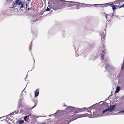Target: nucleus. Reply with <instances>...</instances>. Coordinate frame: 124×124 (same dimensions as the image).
Wrapping results in <instances>:
<instances>
[{"instance_id":"f257e3e1","label":"nucleus","mask_w":124,"mask_h":124,"mask_svg":"<svg viewBox=\"0 0 124 124\" xmlns=\"http://www.w3.org/2000/svg\"><path fill=\"white\" fill-rule=\"evenodd\" d=\"M60 1L62 2V4H64L63 5L64 6H66L68 7H72L75 5L78 6V5H80L83 6L88 5L87 4H85L77 2L66 1L62 0H60Z\"/></svg>"},{"instance_id":"f03ea898","label":"nucleus","mask_w":124,"mask_h":124,"mask_svg":"<svg viewBox=\"0 0 124 124\" xmlns=\"http://www.w3.org/2000/svg\"><path fill=\"white\" fill-rule=\"evenodd\" d=\"M90 108H75L73 107L68 106L65 109L66 110H69L70 112H73L74 113H78L85 110H88Z\"/></svg>"},{"instance_id":"7ed1b4c3","label":"nucleus","mask_w":124,"mask_h":124,"mask_svg":"<svg viewBox=\"0 0 124 124\" xmlns=\"http://www.w3.org/2000/svg\"><path fill=\"white\" fill-rule=\"evenodd\" d=\"M116 106V104L112 105H110L109 106L110 108L108 107L107 108L103 110L102 112V114H103L104 113H106V116H108L110 115L111 114L108 113L107 112L109 111L110 112H111L112 111H114L115 109Z\"/></svg>"},{"instance_id":"20e7f679","label":"nucleus","mask_w":124,"mask_h":124,"mask_svg":"<svg viewBox=\"0 0 124 124\" xmlns=\"http://www.w3.org/2000/svg\"><path fill=\"white\" fill-rule=\"evenodd\" d=\"M25 88L24 89V90H23L22 91V93L21 94V95L20 96V98L18 100V106L17 107L19 108V109H21V108H22L23 107V105L22 104V103H21L22 100L23 98V94H22V93L24 91L25 89Z\"/></svg>"},{"instance_id":"39448f33","label":"nucleus","mask_w":124,"mask_h":124,"mask_svg":"<svg viewBox=\"0 0 124 124\" xmlns=\"http://www.w3.org/2000/svg\"><path fill=\"white\" fill-rule=\"evenodd\" d=\"M60 0H56V4H54L52 6L53 9L54 10H56L60 8L59 5L60 3Z\"/></svg>"},{"instance_id":"423d86ee","label":"nucleus","mask_w":124,"mask_h":124,"mask_svg":"<svg viewBox=\"0 0 124 124\" xmlns=\"http://www.w3.org/2000/svg\"><path fill=\"white\" fill-rule=\"evenodd\" d=\"M105 69L107 70H110V69L113 70L116 69L115 67L109 64H108L106 63L105 64Z\"/></svg>"},{"instance_id":"0eeeda50","label":"nucleus","mask_w":124,"mask_h":124,"mask_svg":"<svg viewBox=\"0 0 124 124\" xmlns=\"http://www.w3.org/2000/svg\"><path fill=\"white\" fill-rule=\"evenodd\" d=\"M106 26L107 25H106L104 32L103 33H101L100 34V35L101 38L102 40H105V35H106Z\"/></svg>"},{"instance_id":"6e6552de","label":"nucleus","mask_w":124,"mask_h":124,"mask_svg":"<svg viewBox=\"0 0 124 124\" xmlns=\"http://www.w3.org/2000/svg\"><path fill=\"white\" fill-rule=\"evenodd\" d=\"M39 93V89H37L34 91V97H37Z\"/></svg>"},{"instance_id":"1a4fd4ad","label":"nucleus","mask_w":124,"mask_h":124,"mask_svg":"<svg viewBox=\"0 0 124 124\" xmlns=\"http://www.w3.org/2000/svg\"><path fill=\"white\" fill-rule=\"evenodd\" d=\"M112 4H113V3H112ZM111 7H112V8L113 11V12H114L115 11V10L117 8H118V6H119V5H114V4H113V5H111Z\"/></svg>"},{"instance_id":"9d476101","label":"nucleus","mask_w":124,"mask_h":124,"mask_svg":"<svg viewBox=\"0 0 124 124\" xmlns=\"http://www.w3.org/2000/svg\"><path fill=\"white\" fill-rule=\"evenodd\" d=\"M48 34L50 35H53L54 34V32L52 29L50 30L48 32Z\"/></svg>"},{"instance_id":"9b49d317","label":"nucleus","mask_w":124,"mask_h":124,"mask_svg":"<svg viewBox=\"0 0 124 124\" xmlns=\"http://www.w3.org/2000/svg\"><path fill=\"white\" fill-rule=\"evenodd\" d=\"M112 2H109L108 3H106L105 4H101V5H104V6H103L104 7H106L107 6V5H109L110 6H111V5H113V4H112Z\"/></svg>"},{"instance_id":"f8f14e48","label":"nucleus","mask_w":124,"mask_h":124,"mask_svg":"<svg viewBox=\"0 0 124 124\" xmlns=\"http://www.w3.org/2000/svg\"><path fill=\"white\" fill-rule=\"evenodd\" d=\"M122 0H118L115 1L113 2H112V3H113V4H119V5H120V3L121 2V1Z\"/></svg>"},{"instance_id":"ddd939ff","label":"nucleus","mask_w":124,"mask_h":124,"mask_svg":"<svg viewBox=\"0 0 124 124\" xmlns=\"http://www.w3.org/2000/svg\"><path fill=\"white\" fill-rule=\"evenodd\" d=\"M73 46H74V49L75 50V54H76L75 55L76 56V57H78V54L77 52V51L76 50V49H77V50L78 51V47H77V48H76L75 47V46L74 45H73Z\"/></svg>"},{"instance_id":"4468645a","label":"nucleus","mask_w":124,"mask_h":124,"mask_svg":"<svg viewBox=\"0 0 124 124\" xmlns=\"http://www.w3.org/2000/svg\"><path fill=\"white\" fill-rule=\"evenodd\" d=\"M120 87L118 86H117V88L116 90H115V93H118L120 90Z\"/></svg>"},{"instance_id":"2eb2a0df","label":"nucleus","mask_w":124,"mask_h":124,"mask_svg":"<svg viewBox=\"0 0 124 124\" xmlns=\"http://www.w3.org/2000/svg\"><path fill=\"white\" fill-rule=\"evenodd\" d=\"M24 121L26 122H27L29 119V117H28V116H24Z\"/></svg>"},{"instance_id":"dca6fc26","label":"nucleus","mask_w":124,"mask_h":124,"mask_svg":"<svg viewBox=\"0 0 124 124\" xmlns=\"http://www.w3.org/2000/svg\"><path fill=\"white\" fill-rule=\"evenodd\" d=\"M24 2V1H18V2L17 1H16V3L17 4V5H20Z\"/></svg>"},{"instance_id":"f3484780","label":"nucleus","mask_w":124,"mask_h":124,"mask_svg":"<svg viewBox=\"0 0 124 124\" xmlns=\"http://www.w3.org/2000/svg\"><path fill=\"white\" fill-rule=\"evenodd\" d=\"M24 122V120H22L21 119L20 120H19L18 121V122L19 123V124H22Z\"/></svg>"},{"instance_id":"a211bd4d","label":"nucleus","mask_w":124,"mask_h":124,"mask_svg":"<svg viewBox=\"0 0 124 124\" xmlns=\"http://www.w3.org/2000/svg\"><path fill=\"white\" fill-rule=\"evenodd\" d=\"M96 104H95L90 107H89V108H89V110H91L92 108H94L95 106L96 105Z\"/></svg>"},{"instance_id":"6ab92c4d","label":"nucleus","mask_w":124,"mask_h":124,"mask_svg":"<svg viewBox=\"0 0 124 124\" xmlns=\"http://www.w3.org/2000/svg\"><path fill=\"white\" fill-rule=\"evenodd\" d=\"M17 4L16 3V1L15 2L13 3L12 4V7H11V8H14L16 7L17 5Z\"/></svg>"},{"instance_id":"aec40b11","label":"nucleus","mask_w":124,"mask_h":124,"mask_svg":"<svg viewBox=\"0 0 124 124\" xmlns=\"http://www.w3.org/2000/svg\"><path fill=\"white\" fill-rule=\"evenodd\" d=\"M10 115H9V114L8 115L6 116H3V117H0V119H1V118H2L4 117H7L6 118H7L8 119H10Z\"/></svg>"},{"instance_id":"412c9836","label":"nucleus","mask_w":124,"mask_h":124,"mask_svg":"<svg viewBox=\"0 0 124 124\" xmlns=\"http://www.w3.org/2000/svg\"><path fill=\"white\" fill-rule=\"evenodd\" d=\"M31 32H32V33L33 34L35 35V37H37V32H35V33H34L33 31H31Z\"/></svg>"},{"instance_id":"4be33fe9","label":"nucleus","mask_w":124,"mask_h":124,"mask_svg":"<svg viewBox=\"0 0 124 124\" xmlns=\"http://www.w3.org/2000/svg\"><path fill=\"white\" fill-rule=\"evenodd\" d=\"M88 5H86V6H87V5H89V6H98V5H101V4H93V5H90V4H87Z\"/></svg>"},{"instance_id":"5701e85b","label":"nucleus","mask_w":124,"mask_h":124,"mask_svg":"<svg viewBox=\"0 0 124 124\" xmlns=\"http://www.w3.org/2000/svg\"><path fill=\"white\" fill-rule=\"evenodd\" d=\"M48 7L50 8H49L48 7H47V8L46 9V11H49L50 10V7L49 6V5H48Z\"/></svg>"},{"instance_id":"b1692460","label":"nucleus","mask_w":124,"mask_h":124,"mask_svg":"<svg viewBox=\"0 0 124 124\" xmlns=\"http://www.w3.org/2000/svg\"><path fill=\"white\" fill-rule=\"evenodd\" d=\"M60 110H58L57 111V112L55 113L54 114H53V115H55L56 114H57V113H58L59 112H60ZM53 115H49L48 116H51Z\"/></svg>"},{"instance_id":"393cba45","label":"nucleus","mask_w":124,"mask_h":124,"mask_svg":"<svg viewBox=\"0 0 124 124\" xmlns=\"http://www.w3.org/2000/svg\"><path fill=\"white\" fill-rule=\"evenodd\" d=\"M25 3H23L22 4H21V6L20 7V8H23L24 7V4Z\"/></svg>"},{"instance_id":"a878e982","label":"nucleus","mask_w":124,"mask_h":124,"mask_svg":"<svg viewBox=\"0 0 124 124\" xmlns=\"http://www.w3.org/2000/svg\"><path fill=\"white\" fill-rule=\"evenodd\" d=\"M105 55L104 54H101V59L102 60H103L104 59V55Z\"/></svg>"},{"instance_id":"bb28decb","label":"nucleus","mask_w":124,"mask_h":124,"mask_svg":"<svg viewBox=\"0 0 124 124\" xmlns=\"http://www.w3.org/2000/svg\"><path fill=\"white\" fill-rule=\"evenodd\" d=\"M31 117H32L33 118H38V117H36V116H35L34 115H32L31 116Z\"/></svg>"},{"instance_id":"cd10ccee","label":"nucleus","mask_w":124,"mask_h":124,"mask_svg":"<svg viewBox=\"0 0 124 124\" xmlns=\"http://www.w3.org/2000/svg\"><path fill=\"white\" fill-rule=\"evenodd\" d=\"M31 46H32V44H31V43L29 47V50L30 51H31V49H32Z\"/></svg>"},{"instance_id":"c85d7f7f","label":"nucleus","mask_w":124,"mask_h":124,"mask_svg":"<svg viewBox=\"0 0 124 124\" xmlns=\"http://www.w3.org/2000/svg\"><path fill=\"white\" fill-rule=\"evenodd\" d=\"M36 105H37L35 103V105H34V106H33L31 107V110H32V109H33V108H34L35 107H36Z\"/></svg>"},{"instance_id":"c756f323","label":"nucleus","mask_w":124,"mask_h":124,"mask_svg":"<svg viewBox=\"0 0 124 124\" xmlns=\"http://www.w3.org/2000/svg\"><path fill=\"white\" fill-rule=\"evenodd\" d=\"M114 12L113 13L111 14V15L112 16L111 17V18H112L113 16H115L114 14H115V11H114Z\"/></svg>"},{"instance_id":"7c9ffc66","label":"nucleus","mask_w":124,"mask_h":124,"mask_svg":"<svg viewBox=\"0 0 124 124\" xmlns=\"http://www.w3.org/2000/svg\"><path fill=\"white\" fill-rule=\"evenodd\" d=\"M84 114V117L85 116H88L89 115V114L87 113H85V114Z\"/></svg>"},{"instance_id":"2f4dec72","label":"nucleus","mask_w":124,"mask_h":124,"mask_svg":"<svg viewBox=\"0 0 124 124\" xmlns=\"http://www.w3.org/2000/svg\"><path fill=\"white\" fill-rule=\"evenodd\" d=\"M63 34H62V36H63V37L64 38L65 37V33H64V31H63Z\"/></svg>"},{"instance_id":"473e14b6","label":"nucleus","mask_w":124,"mask_h":124,"mask_svg":"<svg viewBox=\"0 0 124 124\" xmlns=\"http://www.w3.org/2000/svg\"><path fill=\"white\" fill-rule=\"evenodd\" d=\"M108 103L106 102H105L104 103H102V105H105L107 106L108 105Z\"/></svg>"},{"instance_id":"72a5a7b5","label":"nucleus","mask_w":124,"mask_h":124,"mask_svg":"<svg viewBox=\"0 0 124 124\" xmlns=\"http://www.w3.org/2000/svg\"><path fill=\"white\" fill-rule=\"evenodd\" d=\"M124 4H123L121 6H118V7H119V8H122V7H124Z\"/></svg>"},{"instance_id":"f704fd0d","label":"nucleus","mask_w":124,"mask_h":124,"mask_svg":"<svg viewBox=\"0 0 124 124\" xmlns=\"http://www.w3.org/2000/svg\"><path fill=\"white\" fill-rule=\"evenodd\" d=\"M124 113V110L123 111H120L118 113Z\"/></svg>"},{"instance_id":"c9c22d12","label":"nucleus","mask_w":124,"mask_h":124,"mask_svg":"<svg viewBox=\"0 0 124 124\" xmlns=\"http://www.w3.org/2000/svg\"><path fill=\"white\" fill-rule=\"evenodd\" d=\"M84 114H81V115H80V117H84Z\"/></svg>"},{"instance_id":"e433bc0d","label":"nucleus","mask_w":124,"mask_h":124,"mask_svg":"<svg viewBox=\"0 0 124 124\" xmlns=\"http://www.w3.org/2000/svg\"><path fill=\"white\" fill-rule=\"evenodd\" d=\"M20 110H18L17 111H16L17 114L20 113Z\"/></svg>"},{"instance_id":"4c0bfd02","label":"nucleus","mask_w":124,"mask_h":124,"mask_svg":"<svg viewBox=\"0 0 124 124\" xmlns=\"http://www.w3.org/2000/svg\"><path fill=\"white\" fill-rule=\"evenodd\" d=\"M104 51H105V50H103L102 51V54H105V52H104Z\"/></svg>"},{"instance_id":"58836bf2","label":"nucleus","mask_w":124,"mask_h":124,"mask_svg":"<svg viewBox=\"0 0 124 124\" xmlns=\"http://www.w3.org/2000/svg\"><path fill=\"white\" fill-rule=\"evenodd\" d=\"M13 112V114H17L16 111H15Z\"/></svg>"},{"instance_id":"ea45409f","label":"nucleus","mask_w":124,"mask_h":124,"mask_svg":"<svg viewBox=\"0 0 124 124\" xmlns=\"http://www.w3.org/2000/svg\"><path fill=\"white\" fill-rule=\"evenodd\" d=\"M71 121H70V122H69L68 121H67V122H66V123L67 124H68L70 122H71Z\"/></svg>"},{"instance_id":"a19ab883","label":"nucleus","mask_w":124,"mask_h":124,"mask_svg":"<svg viewBox=\"0 0 124 124\" xmlns=\"http://www.w3.org/2000/svg\"><path fill=\"white\" fill-rule=\"evenodd\" d=\"M25 3L26 4V7H28V3Z\"/></svg>"},{"instance_id":"79ce46f5","label":"nucleus","mask_w":124,"mask_h":124,"mask_svg":"<svg viewBox=\"0 0 124 124\" xmlns=\"http://www.w3.org/2000/svg\"><path fill=\"white\" fill-rule=\"evenodd\" d=\"M27 10L28 11H30L31 10V8H27Z\"/></svg>"},{"instance_id":"37998d69","label":"nucleus","mask_w":124,"mask_h":124,"mask_svg":"<svg viewBox=\"0 0 124 124\" xmlns=\"http://www.w3.org/2000/svg\"><path fill=\"white\" fill-rule=\"evenodd\" d=\"M23 111V110H20V113H22Z\"/></svg>"},{"instance_id":"c03bdc74","label":"nucleus","mask_w":124,"mask_h":124,"mask_svg":"<svg viewBox=\"0 0 124 124\" xmlns=\"http://www.w3.org/2000/svg\"><path fill=\"white\" fill-rule=\"evenodd\" d=\"M13 112H12V113H10V114H9V115H14V114H13Z\"/></svg>"},{"instance_id":"a18cd8bd","label":"nucleus","mask_w":124,"mask_h":124,"mask_svg":"<svg viewBox=\"0 0 124 124\" xmlns=\"http://www.w3.org/2000/svg\"><path fill=\"white\" fill-rule=\"evenodd\" d=\"M24 7V9H25V10H27V9H26L27 8V7Z\"/></svg>"},{"instance_id":"49530a36","label":"nucleus","mask_w":124,"mask_h":124,"mask_svg":"<svg viewBox=\"0 0 124 124\" xmlns=\"http://www.w3.org/2000/svg\"><path fill=\"white\" fill-rule=\"evenodd\" d=\"M108 15V14H106V16H105V17H106V19H107V15Z\"/></svg>"},{"instance_id":"de8ad7c7","label":"nucleus","mask_w":124,"mask_h":124,"mask_svg":"<svg viewBox=\"0 0 124 124\" xmlns=\"http://www.w3.org/2000/svg\"><path fill=\"white\" fill-rule=\"evenodd\" d=\"M22 0H16V1H17L18 2L20 1H21Z\"/></svg>"},{"instance_id":"09e8293b","label":"nucleus","mask_w":124,"mask_h":124,"mask_svg":"<svg viewBox=\"0 0 124 124\" xmlns=\"http://www.w3.org/2000/svg\"><path fill=\"white\" fill-rule=\"evenodd\" d=\"M42 124H46V123H42Z\"/></svg>"},{"instance_id":"8fccbe9b","label":"nucleus","mask_w":124,"mask_h":124,"mask_svg":"<svg viewBox=\"0 0 124 124\" xmlns=\"http://www.w3.org/2000/svg\"><path fill=\"white\" fill-rule=\"evenodd\" d=\"M87 112H89V113H91V111H87Z\"/></svg>"},{"instance_id":"3c124183","label":"nucleus","mask_w":124,"mask_h":124,"mask_svg":"<svg viewBox=\"0 0 124 124\" xmlns=\"http://www.w3.org/2000/svg\"><path fill=\"white\" fill-rule=\"evenodd\" d=\"M112 95V94H111L108 97V98H109L110 96H111Z\"/></svg>"},{"instance_id":"603ef678","label":"nucleus","mask_w":124,"mask_h":124,"mask_svg":"<svg viewBox=\"0 0 124 124\" xmlns=\"http://www.w3.org/2000/svg\"><path fill=\"white\" fill-rule=\"evenodd\" d=\"M27 75H26V78H25V79H26V78H27Z\"/></svg>"},{"instance_id":"864d4df0","label":"nucleus","mask_w":124,"mask_h":124,"mask_svg":"<svg viewBox=\"0 0 124 124\" xmlns=\"http://www.w3.org/2000/svg\"><path fill=\"white\" fill-rule=\"evenodd\" d=\"M117 17H118V18H119V16H116Z\"/></svg>"},{"instance_id":"5fc2aeb1","label":"nucleus","mask_w":124,"mask_h":124,"mask_svg":"<svg viewBox=\"0 0 124 124\" xmlns=\"http://www.w3.org/2000/svg\"><path fill=\"white\" fill-rule=\"evenodd\" d=\"M95 112H93V114H95Z\"/></svg>"},{"instance_id":"6e6d98bb","label":"nucleus","mask_w":124,"mask_h":124,"mask_svg":"<svg viewBox=\"0 0 124 124\" xmlns=\"http://www.w3.org/2000/svg\"><path fill=\"white\" fill-rule=\"evenodd\" d=\"M112 91H111V94H112Z\"/></svg>"},{"instance_id":"4d7b16f0","label":"nucleus","mask_w":124,"mask_h":124,"mask_svg":"<svg viewBox=\"0 0 124 124\" xmlns=\"http://www.w3.org/2000/svg\"><path fill=\"white\" fill-rule=\"evenodd\" d=\"M35 60L34 59V63H35Z\"/></svg>"},{"instance_id":"13d9d810","label":"nucleus","mask_w":124,"mask_h":124,"mask_svg":"<svg viewBox=\"0 0 124 124\" xmlns=\"http://www.w3.org/2000/svg\"><path fill=\"white\" fill-rule=\"evenodd\" d=\"M116 113H114L113 115H115Z\"/></svg>"},{"instance_id":"bf43d9fd","label":"nucleus","mask_w":124,"mask_h":124,"mask_svg":"<svg viewBox=\"0 0 124 124\" xmlns=\"http://www.w3.org/2000/svg\"><path fill=\"white\" fill-rule=\"evenodd\" d=\"M66 106V105H65L64 106Z\"/></svg>"},{"instance_id":"052dcab7","label":"nucleus","mask_w":124,"mask_h":124,"mask_svg":"<svg viewBox=\"0 0 124 124\" xmlns=\"http://www.w3.org/2000/svg\"><path fill=\"white\" fill-rule=\"evenodd\" d=\"M104 13L106 15V14H105V13Z\"/></svg>"},{"instance_id":"680f3d73","label":"nucleus","mask_w":124,"mask_h":124,"mask_svg":"<svg viewBox=\"0 0 124 124\" xmlns=\"http://www.w3.org/2000/svg\"><path fill=\"white\" fill-rule=\"evenodd\" d=\"M117 16L116 15V16H115H115Z\"/></svg>"},{"instance_id":"e2e57ef3","label":"nucleus","mask_w":124,"mask_h":124,"mask_svg":"<svg viewBox=\"0 0 124 124\" xmlns=\"http://www.w3.org/2000/svg\"><path fill=\"white\" fill-rule=\"evenodd\" d=\"M6 0L7 1L8 0Z\"/></svg>"},{"instance_id":"0e129e2a","label":"nucleus","mask_w":124,"mask_h":124,"mask_svg":"<svg viewBox=\"0 0 124 124\" xmlns=\"http://www.w3.org/2000/svg\"><path fill=\"white\" fill-rule=\"evenodd\" d=\"M30 115H29L28 116H30Z\"/></svg>"},{"instance_id":"69168bd1","label":"nucleus","mask_w":124,"mask_h":124,"mask_svg":"<svg viewBox=\"0 0 124 124\" xmlns=\"http://www.w3.org/2000/svg\"><path fill=\"white\" fill-rule=\"evenodd\" d=\"M4 120V119L3 120ZM1 121H2V120Z\"/></svg>"},{"instance_id":"338daca9","label":"nucleus","mask_w":124,"mask_h":124,"mask_svg":"<svg viewBox=\"0 0 124 124\" xmlns=\"http://www.w3.org/2000/svg\"><path fill=\"white\" fill-rule=\"evenodd\" d=\"M123 0L124 1V0Z\"/></svg>"},{"instance_id":"774afa93","label":"nucleus","mask_w":124,"mask_h":124,"mask_svg":"<svg viewBox=\"0 0 124 124\" xmlns=\"http://www.w3.org/2000/svg\"><path fill=\"white\" fill-rule=\"evenodd\" d=\"M31 42H32V41H31ZM32 42H31V43Z\"/></svg>"}]
</instances>
